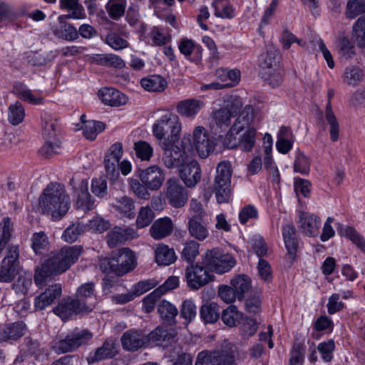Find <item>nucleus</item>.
<instances>
[{
	"instance_id": "nucleus-62",
	"label": "nucleus",
	"mask_w": 365,
	"mask_h": 365,
	"mask_svg": "<svg viewBox=\"0 0 365 365\" xmlns=\"http://www.w3.org/2000/svg\"><path fill=\"white\" fill-rule=\"evenodd\" d=\"M153 43L158 46H164L171 41V36L159 27H154L150 34Z\"/></svg>"
},
{
	"instance_id": "nucleus-40",
	"label": "nucleus",
	"mask_w": 365,
	"mask_h": 365,
	"mask_svg": "<svg viewBox=\"0 0 365 365\" xmlns=\"http://www.w3.org/2000/svg\"><path fill=\"white\" fill-rule=\"evenodd\" d=\"M145 336L148 347L152 344L160 345L163 342L169 341L174 337V335L166 329L157 327L149 334L145 333Z\"/></svg>"
},
{
	"instance_id": "nucleus-2",
	"label": "nucleus",
	"mask_w": 365,
	"mask_h": 365,
	"mask_svg": "<svg viewBox=\"0 0 365 365\" xmlns=\"http://www.w3.org/2000/svg\"><path fill=\"white\" fill-rule=\"evenodd\" d=\"M83 252L81 246H65L53 253L36 269L34 282L38 287L46 284L48 278L67 271L76 263Z\"/></svg>"
},
{
	"instance_id": "nucleus-11",
	"label": "nucleus",
	"mask_w": 365,
	"mask_h": 365,
	"mask_svg": "<svg viewBox=\"0 0 365 365\" xmlns=\"http://www.w3.org/2000/svg\"><path fill=\"white\" fill-rule=\"evenodd\" d=\"M120 342L123 349L129 352H135L140 349L148 347L145 333L141 329L127 330L122 334Z\"/></svg>"
},
{
	"instance_id": "nucleus-44",
	"label": "nucleus",
	"mask_w": 365,
	"mask_h": 365,
	"mask_svg": "<svg viewBox=\"0 0 365 365\" xmlns=\"http://www.w3.org/2000/svg\"><path fill=\"white\" fill-rule=\"evenodd\" d=\"M282 66L274 68L267 71H261V75L264 81L272 88L278 87L283 81Z\"/></svg>"
},
{
	"instance_id": "nucleus-30",
	"label": "nucleus",
	"mask_w": 365,
	"mask_h": 365,
	"mask_svg": "<svg viewBox=\"0 0 365 365\" xmlns=\"http://www.w3.org/2000/svg\"><path fill=\"white\" fill-rule=\"evenodd\" d=\"M299 222L302 232L306 235L312 237L318 233L320 219L317 216L308 212H301Z\"/></svg>"
},
{
	"instance_id": "nucleus-48",
	"label": "nucleus",
	"mask_w": 365,
	"mask_h": 365,
	"mask_svg": "<svg viewBox=\"0 0 365 365\" xmlns=\"http://www.w3.org/2000/svg\"><path fill=\"white\" fill-rule=\"evenodd\" d=\"M293 169L302 175H308L310 171L309 159L299 149L296 152Z\"/></svg>"
},
{
	"instance_id": "nucleus-27",
	"label": "nucleus",
	"mask_w": 365,
	"mask_h": 365,
	"mask_svg": "<svg viewBox=\"0 0 365 365\" xmlns=\"http://www.w3.org/2000/svg\"><path fill=\"white\" fill-rule=\"evenodd\" d=\"M77 210H81L84 212L92 210L95 207V200L88 191V182L82 180L78 186V192L77 199L74 203Z\"/></svg>"
},
{
	"instance_id": "nucleus-54",
	"label": "nucleus",
	"mask_w": 365,
	"mask_h": 365,
	"mask_svg": "<svg viewBox=\"0 0 365 365\" xmlns=\"http://www.w3.org/2000/svg\"><path fill=\"white\" fill-rule=\"evenodd\" d=\"M84 232V226L78 222L68 226L62 235V239L69 243L77 240L78 237Z\"/></svg>"
},
{
	"instance_id": "nucleus-50",
	"label": "nucleus",
	"mask_w": 365,
	"mask_h": 365,
	"mask_svg": "<svg viewBox=\"0 0 365 365\" xmlns=\"http://www.w3.org/2000/svg\"><path fill=\"white\" fill-rule=\"evenodd\" d=\"M235 259L229 254H224L221 251L220 252L217 263L215 267V272L217 274H223L230 271L235 265Z\"/></svg>"
},
{
	"instance_id": "nucleus-34",
	"label": "nucleus",
	"mask_w": 365,
	"mask_h": 365,
	"mask_svg": "<svg viewBox=\"0 0 365 365\" xmlns=\"http://www.w3.org/2000/svg\"><path fill=\"white\" fill-rule=\"evenodd\" d=\"M230 284L233 287L237 297L238 301L242 302L245 295L252 287L251 279L245 274H238L230 280Z\"/></svg>"
},
{
	"instance_id": "nucleus-52",
	"label": "nucleus",
	"mask_w": 365,
	"mask_h": 365,
	"mask_svg": "<svg viewBox=\"0 0 365 365\" xmlns=\"http://www.w3.org/2000/svg\"><path fill=\"white\" fill-rule=\"evenodd\" d=\"M220 252V250L217 248L207 250L202 256L201 265L207 270L209 269L210 271L215 272V267H217L216 264L217 263Z\"/></svg>"
},
{
	"instance_id": "nucleus-53",
	"label": "nucleus",
	"mask_w": 365,
	"mask_h": 365,
	"mask_svg": "<svg viewBox=\"0 0 365 365\" xmlns=\"http://www.w3.org/2000/svg\"><path fill=\"white\" fill-rule=\"evenodd\" d=\"M255 136L256 130L254 128H249L239 139L238 146L242 151H250L254 147Z\"/></svg>"
},
{
	"instance_id": "nucleus-35",
	"label": "nucleus",
	"mask_w": 365,
	"mask_h": 365,
	"mask_svg": "<svg viewBox=\"0 0 365 365\" xmlns=\"http://www.w3.org/2000/svg\"><path fill=\"white\" fill-rule=\"evenodd\" d=\"M155 262L159 265L168 266L177 259L174 250L165 244H160L155 249Z\"/></svg>"
},
{
	"instance_id": "nucleus-57",
	"label": "nucleus",
	"mask_w": 365,
	"mask_h": 365,
	"mask_svg": "<svg viewBox=\"0 0 365 365\" xmlns=\"http://www.w3.org/2000/svg\"><path fill=\"white\" fill-rule=\"evenodd\" d=\"M17 274V266L11 263H4L2 260L0 264V282H10Z\"/></svg>"
},
{
	"instance_id": "nucleus-63",
	"label": "nucleus",
	"mask_w": 365,
	"mask_h": 365,
	"mask_svg": "<svg viewBox=\"0 0 365 365\" xmlns=\"http://www.w3.org/2000/svg\"><path fill=\"white\" fill-rule=\"evenodd\" d=\"M317 349L322 359L325 362H329L333 359V351L335 349V344L333 339L327 341L321 342L317 346Z\"/></svg>"
},
{
	"instance_id": "nucleus-13",
	"label": "nucleus",
	"mask_w": 365,
	"mask_h": 365,
	"mask_svg": "<svg viewBox=\"0 0 365 365\" xmlns=\"http://www.w3.org/2000/svg\"><path fill=\"white\" fill-rule=\"evenodd\" d=\"M90 307L84 304H79L71 297L63 299L53 309V312L63 321L68 319L72 315L89 313Z\"/></svg>"
},
{
	"instance_id": "nucleus-33",
	"label": "nucleus",
	"mask_w": 365,
	"mask_h": 365,
	"mask_svg": "<svg viewBox=\"0 0 365 365\" xmlns=\"http://www.w3.org/2000/svg\"><path fill=\"white\" fill-rule=\"evenodd\" d=\"M113 208L122 216L133 219L135 216V207L134 200L128 196H123L115 200Z\"/></svg>"
},
{
	"instance_id": "nucleus-8",
	"label": "nucleus",
	"mask_w": 365,
	"mask_h": 365,
	"mask_svg": "<svg viewBox=\"0 0 365 365\" xmlns=\"http://www.w3.org/2000/svg\"><path fill=\"white\" fill-rule=\"evenodd\" d=\"M192 155L193 153L190 155H185L183 163L174 167L177 168L180 166L179 169V176L187 188L195 187L202 178L201 168L197 161L193 160L189 163H185L187 158Z\"/></svg>"
},
{
	"instance_id": "nucleus-14",
	"label": "nucleus",
	"mask_w": 365,
	"mask_h": 365,
	"mask_svg": "<svg viewBox=\"0 0 365 365\" xmlns=\"http://www.w3.org/2000/svg\"><path fill=\"white\" fill-rule=\"evenodd\" d=\"M113 255L117 267V275L123 276L136 267L135 255L130 249L127 247L120 249Z\"/></svg>"
},
{
	"instance_id": "nucleus-39",
	"label": "nucleus",
	"mask_w": 365,
	"mask_h": 365,
	"mask_svg": "<svg viewBox=\"0 0 365 365\" xmlns=\"http://www.w3.org/2000/svg\"><path fill=\"white\" fill-rule=\"evenodd\" d=\"M126 6V0H108L105 9L111 19L118 21L124 16Z\"/></svg>"
},
{
	"instance_id": "nucleus-20",
	"label": "nucleus",
	"mask_w": 365,
	"mask_h": 365,
	"mask_svg": "<svg viewBox=\"0 0 365 365\" xmlns=\"http://www.w3.org/2000/svg\"><path fill=\"white\" fill-rule=\"evenodd\" d=\"M79 304H84L90 307L89 312L93 311L96 304L95 284L86 282L79 286L76 292V299Z\"/></svg>"
},
{
	"instance_id": "nucleus-59",
	"label": "nucleus",
	"mask_w": 365,
	"mask_h": 365,
	"mask_svg": "<svg viewBox=\"0 0 365 365\" xmlns=\"http://www.w3.org/2000/svg\"><path fill=\"white\" fill-rule=\"evenodd\" d=\"M222 320L228 327H235L238 322L240 314L235 305L229 306L222 313Z\"/></svg>"
},
{
	"instance_id": "nucleus-61",
	"label": "nucleus",
	"mask_w": 365,
	"mask_h": 365,
	"mask_svg": "<svg viewBox=\"0 0 365 365\" xmlns=\"http://www.w3.org/2000/svg\"><path fill=\"white\" fill-rule=\"evenodd\" d=\"M134 150L136 156L142 160H149L153 153L151 145L143 140L135 143Z\"/></svg>"
},
{
	"instance_id": "nucleus-49",
	"label": "nucleus",
	"mask_w": 365,
	"mask_h": 365,
	"mask_svg": "<svg viewBox=\"0 0 365 365\" xmlns=\"http://www.w3.org/2000/svg\"><path fill=\"white\" fill-rule=\"evenodd\" d=\"M24 108L21 103L16 102L9 107L8 120L14 125H19L24 118Z\"/></svg>"
},
{
	"instance_id": "nucleus-60",
	"label": "nucleus",
	"mask_w": 365,
	"mask_h": 365,
	"mask_svg": "<svg viewBox=\"0 0 365 365\" xmlns=\"http://www.w3.org/2000/svg\"><path fill=\"white\" fill-rule=\"evenodd\" d=\"M198 255L199 244L197 242L190 240L185 243L184 248L182 251V257L185 260L192 262Z\"/></svg>"
},
{
	"instance_id": "nucleus-23",
	"label": "nucleus",
	"mask_w": 365,
	"mask_h": 365,
	"mask_svg": "<svg viewBox=\"0 0 365 365\" xmlns=\"http://www.w3.org/2000/svg\"><path fill=\"white\" fill-rule=\"evenodd\" d=\"M259 61L261 71L282 66L279 51L272 46L266 47V51L259 56Z\"/></svg>"
},
{
	"instance_id": "nucleus-45",
	"label": "nucleus",
	"mask_w": 365,
	"mask_h": 365,
	"mask_svg": "<svg viewBox=\"0 0 365 365\" xmlns=\"http://www.w3.org/2000/svg\"><path fill=\"white\" fill-rule=\"evenodd\" d=\"M105 128V123L101 121L89 120L85 123L83 133L86 138L93 140L98 133L104 130Z\"/></svg>"
},
{
	"instance_id": "nucleus-38",
	"label": "nucleus",
	"mask_w": 365,
	"mask_h": 365,
	"mask_svg": "<svg viewBox=\"0 0 365 365\" xmlns=\"http://www.w3.org/2000/svg\"><path fill=\"white\" fill-rule=\"evenodd\" d=\"M200 316L205 324L216 322L220 317L219 306L215 302L204 304L200 308Z\"/></svg>"
},
{
	"instance_id": "nucleus-51",
	"label": "nucleus",
	"mask_w": 365,
	"mask_h": 365,
	"mask_svg": "<svg viewBox=\"0 0 365 365\" xmlns=\"http://www.w3.org/2000/svg\"><path fill=\"white\" fill-rule=\"evenodd\" d=\"M363 71L356 66H349L346 68L343 81L348 85L355 86L363 78Z\"/></svg>"
},
{
	"instance_id": "nucleus-29",
	"label": "nucleus",
	"mask_w": 365,
	"mask_h": 365,
	"mask_svg": "<svg viewBox=\"0 0 365 365\" xmlns=\"http://www.w3.org/2000/svg\"><path fill=\"white\" fill-rule=\"evenodd\" d=\"M215 76L225 86L229 88L237 86L240 81V71L237 68L227 69L219 68L215 72Z\"/></svg>"
},
{
	"instance_id": "nucleus-19",
	"label": "nucleus",
	"mask_w": 365,
	"mask_h": 365,
	"mask_svg": "<svg viewBox=\"0 0 365 365\" xmlns=\"http://www.w3.org/2000/svg\"><path fill=\"white\" fill-rule=\"evenodd\" d=\"M26 331V326L22 322L6 324L0 328V342L12 344L21 338Z\"/></svg>"
},
{
	"instance_id": "nucleus-26",
	"label": "nucleus",
	"mask_w": 365,
	"mask_h": 365,
	"mask_svg": "<svg viewBox=\"0 0 365 365\" xmlns=\"http://www.w3.org/2000/svg\"><path fill=\"white\" fill-rule=\"evenodd\" d=\"M205 106L202 101L189 98L178 102L176 110L179 115L188 118H194Z\"/></svg>"
},
{
	"instance_id": "nucleus-21",
	"label": "nucleus",
	"mask_w": 365,
	"mask_h": 365,
	"mask_svg": "<svg viewBox=\"0 0 365 365\" xmlns=\"http://www.w3.org/2000/svg\"><path fill=\"white\" fill-rule=\"evenodd\" d=\"M98 97L103 104L111 107H119L128 102V97L125 94L113 88L99 90Z\"/></svg>"
},
{
	"instance_id": "nucleus-18",
	"label": "nucleus",
	"mask_w": 365,
	"mask_h": 365,
	"mask_svg": "<svg viewBox=\"0 0 365 365\" xmlns=\"http://www.w3.org/2000/svg\"><path fill=\"white\" fill-rule=\"evenodd\" d=\"M61 292L62 288L61 284H53L48 286L43 292L35 298V309L39 311L45 309L61 296Z\"/></svg>"
},
{
	"instance_id": "nucleus-43",
	"label": "nucleus",
	"mask_w": 365,
	"mask_h": 365,
	"mask_svg": "<svg viewBox=\"0 0 365 365\" xmlns=\"http://www.w3.org/2000/svg\"><path fill=\"white\" fill-rule=\"evenodd\" d=\"M352 38L359 47H365V16H360L354 23Z\"/></svg>"
},
{
	"instance_id": "nucleus-24",
	"label": "nucleus",
	"mask_w": 365,
	"mask_h": 365,
	"mask_svg": "<svg viewBox=\"0 0 365 365\" xmlns=\"http://www.w3.org/2000/svg\"><path fill=\"white\" fill-rule=\"evenodd\" d=\"M174 229L173 220L168 217L156 220L150 227V235L155 240H162L170 235Z\"/></svg>"
},
{
	"instance_id": "nucleus-31",
	"label": "nucleus",
	"mask_w": 365,
	"mask_h": 365,
	"mask_svg": "<svg viewBox=\"0 0 365 365\" xmlns=\"http://www.w3.org/2000/svg\"><path fill=\"white\" fill-rule=\"evenodd\" d=\"M294 135L289 127L283 126L277 133L276 148L282 154H287L293 146Z\"/></svg>"
},
{
	"instance_id": "nucleus-12",
	"label": "nucleus",
	"mask_w": 365,
	"mask_h": 365,
	"mask_svg": "<svg viewBox=\"0 0 365 365\" xmlns=\"http://www.w3.org/2000/svg\"><path fill=\"white\" fill-rule=\"evenodd\" d=\"M193 154L196 150L201 158H207L215 147V143L204 127L198 126L193 131Z\"/></svg>"
},
{
	"instance_id": "nucleus-64",
	"label": "nucleus",
	"mask_w": 365,
	"mask_h": 365,
	"mask_svg": "<svg viewBox=\"0 0 365 365\" xmlns=\"http://www.w3.org/2000/svg\"><path fill=\"white\" fill-rule=\"evenodd\" d=\"M344 235L365 253V239L353 227H346Z\"/></svg>"
},
{
	"instance_id": "nucleus-58",
	"label": "nucleus",
	"mask_w": 365,
	"mask_h": 365,
	"mask_svg": "<svg viewBox=\"0 0 365 365\" xmlns=\"http://www.w3.org/2000/svg\"><path fill=\"white\" fill-rule=\"evenodd\" d=\"M1 225L2 234L0 237V255L10 240L13 231V224L9 217H4L2 220Z\"/></svg>"
},
{
	"instance_id": "nucleus-46",
	"label": "nucleus",
	"mask_w": 365,
	"mask_h": 365,
	"mask_svg": "<svg viewBox=\"0 0 365 365\" xmlns=\"http://www.w3.org/2000/svg\"><path fill=\"white\" fill-rule=\"evenodd\" d=\"M158 312L166 322L171 323L178 315L177 308L168 301H162L158 307Z\"/></svg>"
},
{
	"instance_id": "nucleus-41",
	"label": "nucleus",
	"mask_w": 365,
	"mask_h": 365,
	"mask_svg": "<svg viewBox=\"0 0 365 365\" xmlns=\"http://www.w3.org/2000/svg\"><path fill=\"white\" fill-rule=\"evenodd\" d=\"M14 93L21 100L32 105H40L43 103L42 97H35L32 91L22 83H17L14 86Z\"/></svg>"
},
{
	"instance_id": "nucleus-7",
	"label": "nucleus",
	"mask_w": 365,
	"mask_h": 365,
	"mask_svg": "<svg viewBox=\"0 0 365 365\" xmlns=\"http://www.w3.org/2000/svg\"><path fill=\"white\" fill-rule=\"evenodd\" d=\"M235 350L232 348L220 351H200L197 357L195 365H233Z\"/></svg>"
},
{
	"instance_id": "nucleus-22",
	"label": "nucleus",
	"mask_w": 365,
	"mask_h": 365,
	"mask_svg": "<svg viewBox=\"0 0 365 365\" xmlns=\"http://www.w3.org/2000/svg\"><path fill=\"white\" fill-rule=\"evenodd\" d=\"M123 155V145L120 143H115L110 148V153L104 159L106 173L112 177L118 174L119 160Z\"/></svg>"
},
{
	"instance_id": "nucleus-9",
	"label": "nucleus",
	"mask_w": 365,
	"mask_h": 365,
	"mask_svg": "<svg viewBox=\"0 0 365 365\" xmlns=\"http://www.w3.org/2000/svg\"><path fill=\"white\" fill-rule=\"evenodd\" d=\"M185 278L187 286L191 289L197 290L213 281L215 276L201 264H195L186 269Z\"/></svg>"
},
{
	"instance_id": "nucleus-36",
	"label": "nucleus",
	"mask_w": 365,
	"mask_h": 365,
	"mask_svg": "<svg viewBox=\"0 0 365 365\" xmlns=\"http://www.w3.org/2000/svg\"><path fill=\"white\" fill-rule=\"evenodd\" d=\"M60 8L71 11L70 14L64 15L67 19H84L86 14L84 9L79 3V0H60Z\"/></svg>"
},
{
	"instance_id": "nucleus-10",
	"label": "nucleus",
	"mask_w": 365,
	"mask_h": 365,
	"mask_svg": "<svg viewBox=\"0 0 365 365\" xmlns=\"http://www.w3.org/2000/svg\"><path fill=\"white\" fill-rule=\"evenodd\" d=\"M254 118V108L252 106L247 105L241 111L233 125L230 128L225 138V143L230 148H233L237 146V143H232L230 139L235 135L239 134L245 128H250V125Z\"/></svg>"
},
{
	"instance_id": "nucleus-25",
	"label": "nucleus",
	"mask_w": 365,
	"mask_h": 365,
	"mask_svg": "<svg viewBox=\"0 0 365 365\" xmlns=\"http://www.w3.org/2000/svg\"><path fill=\"white\" fill-rule=\"evenodd\" d=\"M178 48L182 54L196 64H200L202 61V48L196 44L192 39L183 38L180 39Z\"/></svg>"
},
{
	"instance_id": "nucleus-16",
	"label": "nucleus",
	"mask_w": 365,
	"mask_h": 365,
	"mask_svg": "<svg viewBox=\"0 0 365 365\" xmlns=\"http://www.w3.org/2000/svg\"><path fill=\"white\" fill-rule=\"evenodd\" d=\"M118 354V344L115 339H108L101 347L94 352L90 353L87 358L88 364H94L100 361L111 359Z\"/></svg>"
},
{
	"instance_id": "nucleus-37",
	"label": "nucleus",
	"mask_w": 365,
	"mask_h": 365,
	"mask_svg": "<svg viewBox=\"0 0 365 365\" xmlns=\"http://www.w3.org/2000/svg\"><path fill=\"white\" fill-rule=\"evenodd\" d=\"M187 229L190 236L199 241H203L209 235L208 229L203 220L189 219Z\"/></svg>"
},
{
	"instance_id": "nucleus-15",
	"label": "nucleus",
	"mask_w": 365,
	"mask_h": 365,
	"mask_svg": "<svg viewBox=\"0 0 365 365\" xmlns=\"http://www.w3.org/2000/svg\"><path fill=\"white\" fill-rule=\"evenodd\" d=\"M67 16L60 15L58 22L51 26V33L56 38L67 41H73L78 38V32L76 28L66 21Z\"/></svg>"
},
{
	"instance_id": "nucleus-42",
	"label": "nucleus",
	"mask_w": 365,
	"mask_h": 365,
	"mask_svg": "<svg viewBox=\"0 0 365 365\" xmlns=\"http://www.w3.org/2000/svg\"><path fill=\"white\" fill-rule=\"evenodd\" d=\"M141 86L149 92H162L166 86L165 80L160 76H151L149 78H143L140 81Z\"/></svg>"
},
{
	"instance_id": "nucleus-28",
	"label": "nucleus",
	"mask_w": 365,
	"mask_h": 365,
	"mask_svg": "<svg viewBox=\"0 0 365 365\" xmlns=\"http://www.w3.org/2000/svg\"><path fill=\"white\" fill-rule=\"evenodd\" d=\"M334 94L333 89L328 90L327 97L329 101L325 109V118L330 127V138L333 142H336L339 139V124L331 108V98L334 96Z\"/></svg>"
},
{
	"instance_id": "nucleus-56",
	"label": "nucleus",
	"mask_w": 365,
	"mask_h": 365,
	"mask_svg": "<svg viewBox=\"0 0 365 365\" xmlns=\"http://www.w3.org/2000/svg\"><path fill=\"white\" fill-rule=\"evenodd\" d=\"M225 103L224 108L234 117H236L238 114L240 115V110L243 107L242 99L237 95L228 96Z\"/></svg>"
},
{
	"instance_id": "nucleus-55",
	"label": "nucleus",
	"mask_w": 365,
	"mask_h": 365,
	"mask_svg": "<svg viewBox=\"0 0 365 365\" xmlns=\"http://www.w3.org/2000/svg\"><path fill=\"white\" fill-rule=\"evenodd\" d=\"M155 217V213L149 206L141 207L136 220L138 228L149 225Z\"/></svg>"
},
{
	"instance_id": "nucleus-6",
	"label": "nucleus",
	"mask_w": 365,
	"mask_h": 365,
	"mask_svg": "<svg viewBox=\"0 0 365 365\" xmlns=\"http://www.w3.org/2000/svg\"><path fill=\"white\" fill-rule=\"evenodd\" d=\"M165 199L176 209L183 207L189 198L188 191L177 178H169L165 184Z\"/></svg>"
},
{
	"instance_id": "nucleus-1",
	"label": "nucleus",
	"mask_w": 365,
	"mask_h": 365,
	"mask_svg": "<svg viewBox=\"0 0 365 365\" xmlns=\"http://www.w3.org/2000/svg\"><path fill=\"white\" fill-rule=\"evenodd\" d=\"M181 132L179 117L173 113H167L160 117L153 125V133L164 150L162 158L163 165L167 168L180 165L184 161V155L193 153L191 135H185L178 146Z\"/></svg>"
},
{
	"instance_id": "nucleus-4",
	"label": "nucleus",
	"mask_w": 365,
	"mask_h": 365,
	"mask_svg": "<svg viewBox=\"0 0 365 365\" xmlns=\"http://www.w3.org/2000/svg\"><path fill=\"white\" fill-rule=\"evenodd\" d=\"M93 334L87 329H75L64 338L53 341L52 350L57 354L72 352L91 340Z\"/></svg>"
},
{
	"instance_id": "nucleus-32",
	"label": "nucleus",
	"mask_w": 365,
	"mask_h": 365,
	"mask_svg": "<svg viewBox=\"0 0 365 365\" xmlns=\"http://www.w3.org/2000/svg\"><path fill=\"white\" fill-rule=\"evenodd\" d=\"M336 48L341 59L349 60L356 55L355 47L344 32L337 36Z\"/></svg>"
},
{
	"instance_id": "nucleus-3",
	"label": "nucleus",
	"mask_w": 365,
	"mask_h": 365,
	"mask_svg": "<svg viewBox=\"0 0 365 365\" xmlns=\"http://www.w3.org/2000/svg\"><path fill=\"white\" fill-rule=\"evenodd\" d=\"M70 197L65 187L51 182L44 188L38 198V205L43 214L51 215L55 220L61 219L70 208Z\"/></svg>"
},
{
	"instance_id": "nucleus-17",
	"label": "nucleus",
	"mask_w": 365,
	"mask_h": 365,
	"mask_svg": "<svg viewBox=\"0 0 365 365\" xmlns=\"http://www.w3.org/2000/svg\"><path fill=\"white\" fill-rule=\"evenodd\" d=\"M139 178L142 183L151 190H158L165 179L163 170L158 166L140 170Z\"/></svg>"
},
{
	"instance_id": "nucleus-47",
	"label": "nucleus",
	"mask_w": 365,
	"mask_h": 365,
	"mask_svg": "<svg viewBox=\"0 0 365 365\" xmlns=\"http://www.w3.org/2000/svg\"><path fill=\"white\" fill-rule=\"evenodd\" d=\"M346 16L353 19L365 14V0H348L346 6Z\"/></svg>"
},
{
	"instance_id": "nucleus-5",
	"label": "nucleus",
	"mask_w": 365,
	"mask_h": 365,
	"mask_svg": "<svg viewBox=\"0 0 365 365\" xmlns=\"http://www.w3.org/2000/svg\"><path fill=\"white\" fill-rule=\"evenodd\" d=\"M232 170L227 161L220 162L216 168L213 188L218 203L228 202L231 197V178Z\"/></svg>"
}]
</instances>
